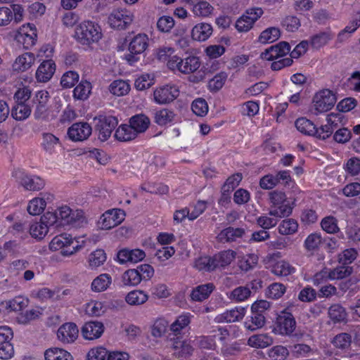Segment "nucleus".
I'll return each mask as SVG.
<instances>
[{"label": "nucleus", "mask_w": 360, "mask_h": 360, "mask_svg": "<svg viewBox=\"0 0 360 360\" xmlns=\"http://www.w3.org/2000/svg\"><path fill=\"white\" fill-rule=\"evenodd\" d=\"M296 328V321L293 315L284 309L276 317L273 331L275 333L289 336L293 340H300L303 335L300 333H294Z\"/></svg>", "instance_id": "nucleus-1"}, {"label": "nucleus", "mask_w": 360, "mask_h": 360, "mask_svg": "<svg viewBox=\"0 0 360 360\" xmlns=\"http://www.w3.org/2000/svg\"><path fill=\"white\" fill-rule=\"evenodd\" d=\"M154 275V269L148 264L139 265L136 269L125 271L122 276V283L124 286H136L141 281H148Z\"/></svg>", "instance_id": "nucleus-2"}, {"label": "nucleus", "mask_w": 360, "mask_h": 360, "mask_svg": "<svg viewBox=\"0 0 360 360\" xmlns=\"http://www.w3.org/2000/svg\"><path fill=\"white\" fill-rule=\"evenodd\" d=\"M101 37L100 26L91 21H84L75 29V37L82 44L89 45L98 42Z\"/></svg>", "instance_id": "nucleus-3"}, {"label": "nucleus", "mask_w": 360, "mask_h": 360, "mask_svg": "<svg viewBox=\"0 0 360 360\" xmlns=\"http://www.w3.org/2000/svg\"><path fill=\"white\" fill-rule=\"evenodd\" d=\"M269 197L274 207L269 211V215L283 218L289 216L292 213L293 207L287 199L285 193L274 191L269 193Z\"/></svg>", "instance_id": "nucleus-4"}, {"label": "nucleus", "mask_w": 360, "mask_h": 360, "mask_svg": "<svg viewBox=\"0 0 360 360\" xmlns=\"http://www.w3.org/2000/svg\"><path fill=\"white\" fill-rule=\"evenodd\" d=\"M56 213H57L58 215V222L60 227H64L65 226L77 227L86 223L85 217L82 210L72 211L67 205L62 206L57 209Z\"/></svg>", "instance_id": "nucleus-5"}, {"label": "nucleus", "mask_w": 360, "mask_h": 360, "mask_svg": "<svg viewBox=\"0 0 360 360\" xmlns=\"http://www.w3.org/2000/svg\"><path fill=\"white\" fill-rule=\"evenodd\" d=\"M148 46V37L145 34H138L129 41L128 46L129 53L124 56L126 60L133 65L140 59Z\"/></svg>", "instance_id": "nucleus-6"}, {"label": "nucleus", "mask_w": 360, "mask_h": 360, "mask_svg": "<svg viewBox=\"0 0 360 360\" xmlns=\"http://www.w3.org/2000/svg\"><path fill=\"white\" fill-rule=\"evenodd\" d=\"M50 249L58 250L63 249L61 253L63 255L69 256L76 252L82 248L78 242L72 238L67 233L60 234L55 236L50 243Z\"/></svg>", "instance_id": "nucleus-7"}, {"label": "nucleus", "mask_w": 360, "mask_h": 360, "mask_svg": "<svg viewBox=\"0 0 360 360\" xmlns=\"http://www.w3.org/2000/svg\"><path fill=\"white\" fill-rule=\"evenodd\" d=\"M336 103V96L332 91L323 89L315 94L313 98L314 114L325 112L330 110Z\"/></svg>", "instance_id": "nucleus-8"}, {"label": "nucleus", "mask_w": 360, "mask_h": 360, "mask_svg": "<svg viewBox=\"0 0 360 360\" xmlns=\"http://www.w3.org/2000/svg\"><path fill=\"white\" fill-rule=\"evenodd\" d=\"M133 20V13L125 8L114 9L108 16L110 26L117 30L126 29Z\"/></svg>", "instance_id": "nucleus-9"}, {"label": "nucleus", "mask_w": 360, "mask_h": 360, "mask_svg": "<svg viewBox=\"0 0 360 360\" xmlns=\"http://www.w3.org/2000/svg\"><path fill=\"white\" fill-rule=\"evenodd\" d=\"M117 124L118 120L115 116H100L95 126V131L98 133V139L101 141H107Z\"/></svg>", "instance_id": "nucleus-10"}, {"label": "nucleus", "mask_w": 360, "mask_h": 360, "mask_svg": "<svg viewBox=\"0 0 360 360\" xmlns=\"http://www.w3.org/2000/svg\"><path fill=\"white\" fill-rule=\"evenodd\" d=\"M19 184L27 191H39L45 186L44 180L37 175H30L21 170L15 172Z\"/></svg>", "instance_id": "nucleus-11"}, {"label": "nucleus", "mask_w": 360, "mask_h": 360, "mask_svg": "<svg viewBox=\"0 0 360 360\" xmlns=\"http://www.w3.org/2000/svg\"><path fill=\"white\" fill-rule=\"evenodd\" d=\"M125 212L120 209H112L104 212L101 217V228L109 230L120 224L124 220Z\"/></svg>", "instance_id": "nucleus-12"}, {"label": "nucleus", "mask_w": 360, "mask_h": 360, "mask_svg": "<svg viewBox=\"0 0 360 360\" xmlns=\"http://www.w3.org/2000/svg\"><path fill=\"white\" fill-rule=\"evenodd\" d=\"M179 95V90L174 85H166L154 91L155 101L158 104H166L172 102Z\"/></svg>", "instance_id": "nucleus-13"}, {"label": "nucleus", "mask_w": 360, "mask_h": 360, "mask_svg": "<svg viewBox=\"0 0 360 360\" xmlns=\"http://www.w3.org/2000/svg\"><path fill=\"white\" fill-rule=\"evenodd\" d=\"M92 128L86 122L74 123L68 130L70 139L74 141L86 140L91 134Z\"/></svg>", "instance_id": "nucleus-14"}, {"label": "nucleus", "mask_w": 360, "mask_h": 360, "mask_svg": "<svg viewBox=\"0 0 360 360\" xmlns=\"http://www.w3.org/2000/svg\"><path fill=\"white\" fill-rule=\"evenodd\" d=\"M290 51V46L286 41H280L272 45L261 53V58L266 60H274L283 57Z\"/></svg>", "instance_id": "nucleus-15"}, {"label": "nucleus", "mask_w": 360, "mask_h": 360, "mask_svg": "<svg viewBox=\"0 0 360 360\" xmlns=\"http://www.w3.org/2000/svg\"><path fill=\"white\" fill-rule=\"evenodd\" d=\"M56 69L55 62L51 60H44L39 65L35 77L38 82L46 83L53 77Z\"/></svg>", "instance_id": "nucleus-16"}, {"label": "nucleus", "mask_w": 360, "mask_h": 360, "mask_svg": "<svg viewBox=\"0 0 360 360\" xmlns=\"http://www.w3.org/2000/svg\"><path fill=\"white\" fill-rule=\"evenodd\" d=\"M79 330L74 323H65L58 330L57 336L60 342L72 343L78 337Z\"/></svg>", "instance_id": "nucleus-17"}, {"label": "nucleus", "mask_w": 360, "mask_h": 360, "mask_svg": "<svg viewBox=\"0 0 360 360\" xmlns=\"http://www.w3.org/2000/svg\"><path fill=\"white\" fill-rule=\"evenodd\" d=\"M145 257V252L140 249H122L117 255V259L120 264H124L128 262L137 263L143 260Z\"/></svg>", "instance_id": "nucleus-18"}, {"label": "nucleus", "mask_w": 360, "mask_h": 360, "mask_svg": "<svg viewBox=\"0 0 360 360\" xmlns=\"http://www.w3.org/2000/svg\"><path fill=\"white\" fill-rule=\"evenodd\" d=\"M104 331L103 323L99 321L86 322L82 328V334L85 339L94 340L100 338Z\"/></svg>", "instance_id": "nucleus-19"}, {"label": "nucleus", "mask_w": 360, "mask_h": 360, "mask_svg": "<svg viewBox=\"0 0 360 360\" xmlns=\"http://www.w3.org/2000/svg\"><path fill=\"white\" fill-rule=\"evenodd\" d=\"M245 314V308L242 307L227 310L214 318L216 323H231L241 320Z\"/></svg>", "instance_id": "nucleus-20"}, {"label": "nucleus", "mask_w": 360, "mask_h": 360, "mask_svg": "<svg viewBox=\"0 0 360 360\" xmlns=\"http://www.w3.org/2000/svg\"><path fill=\"white\" fill-rule=\"evenodd\" d=\"M212 32L213 29L210 24L201 22L193 27L191 37L193 40L205 41L212 35Z\"/></svg>", "instance_id": "nucleus-21"}, {"label": "nucleus", "mask_w": 360, "mask_h": 360, "mask_svg": "<svg viewBox=\"0 0 360 360\" xmlns=\"http://www.w3.org/2000/svg\"><path fill=\"white\" fill-rule=\"evenodd\" d=\"M245 231L243 228L227 227L220 231L217 238L220 242L229 243L236 241L237 238H240L245 234Z\"/></svg>", "instance_id": "nucleus-22"}, {"label": "nucleus", "mask_w": 360, "mask_h": 360, "mask_svg": "<svg viewBox=\"0 0 360 360\" xmlns=\"http://www.w3.org/2000/svg\"><path fill=\"white\" fill-rule=\"evenodd\" d=\"M35 60L34 54L26 52L19 56L13 64V69L18 72H24L32 67Z\"/></svg>", "instance_id": "nucleus-23"}, {"label": "nucleus", "mask_w": 360, "mask_h": 360, "mask_svg": "<svg viewBox=\"0 0 360 360\" xmlns=\"http://www.w3.org/2000/svg\"><path fill=\"white\" fill-rule=\"evenodd\" d=\"M27 304V299L22 296H17L12 300L2 302L0 304V309H4L7 312L19 311L25 308Z\"/></svg>", "instance_id": "nucleus-24"}, {"label": "nucleus", "mask_w": 360, "mask_h": 360, "mask_svg": "<svg viewBox=\"0 0 360 360\" xmlns=\"http://www.w3.org/2000/svg\"><path fill=\"white\" fill-rule=\"evenodd\" d=\"M138 134L135 130L129 124H121L115 130L114 136L116 140L122 142H127L131 141L136 138Z\"/></svg>", "instance_id": "nucleus-25"}, {"label": "nucleus", "mask_w": 360, "mask_h": 360, "mask_svg": "<svg viewBox=\"0 0 360 360\" xmlns=\"http://www.w3.org/2000/svg\"><path fill=\"white\" fill-rule=\"evenodd\" d=\"M236 252L232 250L219 252L214 255L213 258L215 269L229 266L236 258Z\"/></svg>", "instance_id": "nucleus-26"}, {"label": "nucleus", "mask_w": 360, "mask_h": 360, "mask_svg": "<svg viewBox=\"0 0 360 360\" xmlns=\"http://www.w3.org/2000/svg\"><path fill=\"white\" fill-rule=\"evenodd\" d=\"M92 89L91 82L87 80H82L73 90V98L75 100L86 101L89 98Z\"/></svg>", "instance_id": "nucleus-27"}, {"label": "nucleus", "mask_w": 360, "mask_h": 360, "mask_svg": "<svg viewBox=\"0 0 360 360\" xmlns=\"http://www.w3.org/2000/svg\"><path fill=\"white\" fill-rule=\"evenodd\" d=\"M150 123V119L144 114L135 115L129 119V124L137 134L146 131Z\"/></svg>", "instance_id": "nucleus-28"}, {"label": "nucleus", "mask_w": 360, "mask_h": 360, "mask_svg": "<svg viewBox=\"0 0 360 360\" xmlns=\"http://www.w3.org/2000/svg\"><path fill=\"white\" fill-rule=\"evenodd\" d=\"M214 289V285L212 283L200 285L192 290L191 297L193 301H203L210 296Z\"/></svg>", "instance_id": "nucleus-29"}, {"label": "nucleus", "mask_w": 360, "mask_h": 360, "mask_svg": "<svg viewBox=\"0 0 360 360\" xmlns=\"http://www.w3.org/2000/svg\"><path fill=\"white\" fill-rule=\"evenodd\" d=\"M328 316L334 323H346L347 314L340 304H332L328 309Z\"/></svg>", "instance_id": "nucleus-30"}, {"label": "nucleus", "mask_w": 360, "mask_h": 360, "mask_svg": "<svg viewBox=\"0 0 360 360\" xmlns=\"http://www.w3.org/2000/svg\"><path fill=\"white\" fill-rule=\"evenodd\" d=\"M200 66L198 57L189 56L181 59L179 72L184 74H190L195 72Z\"/></svg>", "instance_id": "nucleus-31"}, {"label": "nucleus", "mask_w": 360, "mask_h": 360, "mask_svg": "<svg viewBox=\"0 0 360 360\" xmlns=\"http://www.w3.org/2000/svg\"><path fill=\"white\" fill-rule=\"evenodd\" d=\"M176 115L173 110L168 108H162L154 112V122L160 125L164 126L172 122Z\"/></svg>", "instance_id": "nucleus-32"}, {"label": "nucleus", "mask_w": 360, "mask_h": 360, "mask_svg": "<svg viewBox=\"0 0 360 360\" xmlns=\"http://www.w3.org/2000/svg\"><path fill=\"white\" fill-rule=\"evenodd\" d=\"M295 124L297 129L305 135L314 136V134L317 133V127H316L315 124L305 117L297 119Z\"/></svg>", "instance_id": "nucleus-33"}, {"label": "nucleus", "mask_w": 360, "mask_h": 360, "mask_svg": "<svg viewBox=\"0 0 360 360\" xmlns=\"http://www.w3.org/2000/svg\"><path fill=\"white\" fill-rule=\"evenodd\" d=\"M111 283V276L108 274H102L93 280L91 289L94 292H103L108 289Z\"/></svg>", "instance_id": "nucleus-34"}, {"label": "nucleus", "mask_w": 360, "mask_h": 360, "mask_svg": "<svg viewBox=\"0 0 360 360\" xmlns=\"http://www.w3.org/2000/svg\"><path fill=\"white\" fill-rule=\"evenodd\" d=\"M31 114V108L27 104L16 103L11 110V117L18 121L26 120Z\"/></svg>", "instance_id": "nucleus-35"}, {"label": "nucleus", "mask_w": 360, "mask_h": 360, "mask_svg": "<svg viewBox=\"0 0 360 360\" xmlns=\"http://www.w3.org/2000/svg\"><path fill=\"white\" fill-rule=\"evenodd\" d=\"M44 356L46 360H72V356L68 352L57 347L47 349Z\"/></svg>", "instance_id": "nucleus-36"}, {"label": "nucleus", "mask_w": 360, "mask_h": 360, "mask_svg": "<svg viewBox=\"0 0 360 360\" xmlns=\"http://www.w3.org/2000/svg\"><path fill=\"white\" fill-rule=\"evenodd\" d=\"M148 299V295L143 290H134L129 292L125 300L130 305H141L144 304Z\"/></svg>", "instance_id": "nucleus-37"}, {"label": "nucleus", "mask_w": 360, "mask_h": 360, "mask_svg": "<svg viewBox=\"0 0 360 360\" xmlns=\"http://www.w3.org/2000/svg\"><path fill=\"white\" fill-rule=\"evenodd\" d=\"M333 38V34L330 31L321 32L313 35L310 39L311 46L316 49L325 46Z\"/></svg>", "instance_id": "nucleus-38"}, {"label": "nucleus", "mask_w": 360, "mask_h": 360, "mask_svg": "<svg viewBox=\"0 0 360 360\" xmlns=\"http://www.w3.org/2000/svg\"><path fill=\"white\" fill-rule=\"evenodd\" d=\"M248 343L251 347L264 348L273 343V339L266 334L255 335L248 339Z\"/></svg>", "instance_id": "nucleus-39"}, {"label": "nucleus", "mask_w": 360, "mask_h": 360, "mask_svg": "<svg viewBox=\"0 0 360 360\" xmlns=\"http://www.w3.org/2000/svg\"><path fill=\"white\" fill-rule=\"evenodd\" d=\"M331 343L337 349H347L351 346L352 335L347 333H339L333 338Z\"/></svg>", "instance_id": "nucleus-40"}, {"label": "nucleus", "mask_w": 360, "mask_h": 360, "mask_svg": "<svg viewBox=\"0 0 360 360\" xmlns=\"http://www.w3.org/2000/svg\"><path fill=\"white\" fill-rule=\"evenodd\" d=\"M281 35L280 30L271 27L264 30L259 37V41L262 44H269L276 41Z\"/></svg>", "instance_id": "nucleus-41"}, {"label": "nucleus", "mask_w": 360, "mask_h": 360, "mask_svg": "<svg viewBox=\"0 0 360 360\" xmlns=\"http://www.w3.org/2000/svg\"><path fill=\"white\" fill-rule=\"evenodd\" d=\"M109 90L112 94L122 96L129 93L130 85L124 80H115L110 84Z\"/></svg>", "instance_id": "nucleus-42"}, {"label": "nucleus", "mask_w": 360, "mask_h": 360, "mask_svg": "<svg viewBox=\"0 0 360 360\" xmlns=\"http://www.w3.org/2000/svg\"><path fill=\"white\" fill-rule=\"evenodd\" d=\"M330 270V280H340L349 276L353 272V268L342 264Z\"/></svg>", "instance_id": "nucleus-43"}, {"label": "nucleus", "mask_w": 360, "mask_h": 360, "mask_svg": "<svg viewBox=\"0 0 360 360\" xmlns=\"http://www.w3.org/2000/svg\"><path fill=\"white\" fill-rule=\"evenodd\" d=\"M298 224L293 219H286L281 221L278 226V232L281 235H291L297 232Z\"/></svg>", "instance_id": "nucleus-44"}, {"label": "nucleus", "mask_w": 360, "mask_h": 360, "mask_svg": "<svg viewBox=\"0 0 360 360\" xmlns=\"http://www.w3.org/2000/svg\"><path fill=\"white\" fill-rule=\"evenodd\" d=\"M258 259V256L255 254L246 255L239 260V268L242 271H248L256 266Z\"/></svg>", "instance_id": "nucleus-45"}, {"label": "nucleus", "mask_w": 360, "mask_h": 360, "mask_svg": "<svg viewBox=\"0 0 360 360\" xmlns=\"http://www.w3.org/2000/svg\"><path fill=\"white\" fill-rule=\"evenodd\" d=\"M46 202L44 199L35 198L30 201L27 206V212L31 215H39L45 209Z\"/></svg>", "instance_id": "nucleus-46"}, {"label": "nucleus", "mask_w": 360, "mask_h": 360, "mask_svg": "<svg viewBox=\"0 0 360 360\" xmlns=\"http://www.w3.org/2000/svg\"><path fill=\"white\" fill-rule=\"evenodd\" d=\"M15 39L18 42L23 45L24 49H29L35 44L37 41V34L33 30L32 34L19 32L15 35Z\"/></svg>", "instance_id": "nucleus-47"}, {"label": "nucleus", "mask_w": 360, "mask_h": 360, "mask_svg": "<svg viewBox=\"0 0 360 360\" xmlns=\"http://www.w3.org/2000/svg\"><path fill=\"white\" fill-rule=\"evenodd\" d=\"M295 269L287 262H277L272 268V273L279 276H287L293 273Z\"/></svg>", "instance_id": "nucleus-48"}, {"label": "nucleus", "mask_w": 360, "mask_h": 360, "mask_svg": "<svg viewBox=\"0 0 360 360\" xmlns=\"http://www.w3.org/2000/svg\"><path fill=\"white\" fill-rule=\"evenodd\" d=\"M252 291H250L248 287L239 286L233 290L229 295L231 300L236 302H243L246 300L250 295Z\"/></svg>", "instance_id": "nucleus-49"}, {"label": "nucleus", "mask_w": 360, "mask_h": 360, "mask_svg": "<svg viewBox=\"0 0 360 360\" xmlns=\"http://www.w3.org/2000/svg\"><path fill=\"white\" fill-rule=\"evenodd\" d=\"M194 267L199 271H211L215 269L212 257H200L195 261Z\"/></svg>", "instance_id": "nucleus-50"}, {"label": "nucleus", "mask_w": 360, "mask_h": 360, "mask_svg": "<svg viewBox=\"0 0 360 360\" xmlns=\"http://www.w3.org/2000/svg\"><path fill=\"white\" fill-rule=\"evenodd\" d=\"M59 145L60 142L58 138L53 134L50 133L43 134L42 146L46 151L51 153Z\"/></svg>", "instance_id": "nucleus-51"}, {"label": "nucleus", "mask_w": 360, "mask_h": 360, "mask_svg": "<svg viewBox=\"0 0 360 360\" xmlns=\"http://www.w3.org/2000/svg\"><path fill=\"white\" fill-rule=\"evenodd\" d=\"M49 229L42 224L40 220L39 222H35L30 226L29 232L32 237L38 239H42L48 233Z\"/></svg>", "instance_id": "nucleus-52"}, {"label": "nucleus", "mask_w": 360, "mask_h": 360, "mask_svg": "<svg viewBox=\"0 0 360 360\" xmlns=\"http://www.w3.org/2000/svg\"><path fill=\"white\" fill-rule=\"evenodd\" d=\"M357 255V251L354 248L346 249L338 255V262L348 266L356 259Z\"/></svg>", "instance_id": "nucleus-53"}, {"label": "nucleus", "mask_w": 360, "mask_h": 360, "mask_svg": "<svg viewBox=\"0 0 360 360\" xmlns=\"http://www.w3.org/2000/svg\"><path fill=\"white\" fill-rule=\"evenodd\" d=\"M79 74L75 71L65 72L60 79V84L63 88H71L78 82Z\"/></svg>", "instance_id": "nucleus-54"}, {"label": "nucleus", "mask_w": 360, "mask_h": 360, "mask_svg": "<svg viewBox=\"0 0 360 360\" xmlns=\"http://www.w3.org/2000/svg\"><path fill=\"white\" fill-rule=\"evenodd\" d=\"M323 239L321 234L313 233L309 234L304 241V247L309 251L316 250L322 244Z\"/></svg>", "instance_id": "nucleus-55"}, {"label": "nucleus", "mask_w": 360, "mask_h": 360, "mask_svg": "<svg viewBox=\"0 0 360 360\" xmlns=\"http://www.w3.org/2000/svg\"><path fill=\"white\" fill-rule=\"evenodd\" d=\"M227 79V74L221 72L216 75L208 83L209 89L211 91H217L222 88Z\"/></svg>", "instance_id": "nucleus-56"}, {"label": "nucleus", "mask_w": 360, "mask_h": 360, "mask_svg": "<svg viewBox=\"0 0 360 360\" xmlns=\"http://www.w3.org/2000/svg\"><path fill=\"white\" fill-rule=\"evenodd\" d=\"M106 260V255L103 250H96L89 255V262L92 268L102 265Z\"/></svg>", "instance_id": "nucleus-57"}, {"label": "nucleus", "mask_w": 360, "mask_h": 360, "mask_svg": "<svg viewBox=\"0 0 360 360\" xmlns=\"http://www.w3.org/2000/svg\"><path fill=\"white\" fill-rule=\"evenodd\" d=\"M193 12L197 16L207 17L213 11V7L207 1H202L193 7Z\"/></svg>", "instance_id": "nucleus-58"}, {"label": "nucleus", "mask_w": 360, "mask_h": 360, "mask_svg": "<svg viewBox=\"0 0 360 360\" xmlns=\"http://www.w3.org/2000/svg\"><path fill=\"white\" fill-rule=\"evenodd\" d=\"M265 323L264 314L256 311H252L251 323H245L246 327L251 330H255L262 328Z\"/></svg>", "instance_id": "nucleus-59"}, {"label": "nucleus", "mask_w": 360, "mask_h": 360, "mask_svg": "<svg viewBox=\"0 0 360 360\" xmlns=\"http://www.w3.org/2000/svg\"><path fill=\"white\" fill-rule=\"evenodd\" d=\"M268 354L272 360H285L288 356L289 352L286 347L277 345L270 349Z\"/></svg>", "instance_id": "nucleus-60"}, {"label": "nucleus", "mask_w": 360, "mask_h": 360, "mask_svg": "<svg viewBox=\"0 0 360 360\" xmlns=\"http://www.w3.org/2000/svg\"><path fill=\"white\" fill-rule=\"evenodd\" d=\"M193 112L198 116H204L208 112V105L204 98L194 100L191 105Z\"/></svg>", "instance_id": "nucleus-61"}, {"label": "nucleus", "mask_w": 360, "mask_h": 360, "mask_svg": "<svg viewBox=\"0 0 360 360\" xmlns=\"http://www.w3.org/2000/svg\"><path fill=\"white\" fill-rule=\"evenodd\" d=\"M286 290L285 286L280 283H274L268 288L267 295L271 299H278L281 297Z\"/></svg>", "instance_id": "nucleus-62"}, {"label": "nucleus", "mask_w": 360, "mask_h": 360, "mask_svg": "<svg viewBox=\"0 0 360 360\" xmlns=\"http://www.w3.org/2000/svg\"><path fill=\"white\" fill-rule=\"evenodd\" d=\"M326 120L328 124L333 127V131L345 124L344 115L340 112L330 113L328 115Z\"/></svg>", "instance_id": "nucleus-63"}, {"label": "nucleus", "mask_w": 360, "mask_h": 360, "mask_svg": "<svg viewBox=\"0 0 360 360\" xmlns=\"http://www.w3.org/2000/svg\"><path fill=\"white\" fill-rule=\"evenodd\" d=\"M108 351L104 347L91 349L87 354L88 360H108Z\"/></svg>", "instance_id": "nucleus-64"}]
</instances>
